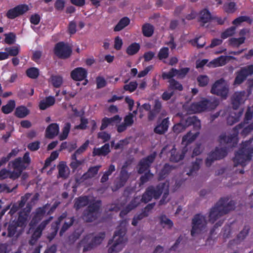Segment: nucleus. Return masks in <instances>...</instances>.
Listing matches in <instances>:
<instances>
[{"mask_svg":"<svg viewBox=\"0 0 253 253\" xmlns=\"http://www.w3.org/2000/svg\"><path fill=\"white\" fill-rule=\"evenodd\" d=\"M253 117V109L249 107L245 115L243 122H241L233 128L234 132L230 135L227 136L225 133L219 136L218 141L220 144H228L230 147H235L238 142V133L239 130L242 129L245 124H248Z\"/></svg>","mask_w":253,"mask_h":253,"instance_id":"obj_1","label":"nucleus"},{"mask_svg":"<svg viewBox=\"0 0 253 253\" xmlns=\"http://www.w3.org/2000/svg\"><path fill=\"white\" fill-rule=\"evenodd\" d=\"M229 200V198L227 197H222L211 209L209 215L211 222L214 223L218 218L234 209L235 202L233 200Z\"/></svg>","mask_w":253,"mask_h":253,"instance_id":"obj_2","label":"nucleus"},{"mask_svg":"<svg viewBox=\"0 0 253 253\" xmlns=\"http://www.w3.org/2000/svg\"><path fill=\"white\" fill-rule=\"evenodd\" d=\"M126 221H122L115 232L113 238L109 240L108 245L111 246L108 248V253H118L123 249L126 242L125 237L126 232Z\"/></svg>","mask_w":253,"mask_h":253,"instance_id":"obj_3","label":"nucleus"},{"mask_svg":"<svg viewBox=\"0 0 253 253\" xmlns=\"http://www.w3.org/2000/svg\"><path fill=\"white\" fill-rule=\"evenodd\" d=\"M253 138L243 143L242 146L238 151L235 153V156L233 158L234 167L241 165L244 167L246 165L247 161H250L252 159L253 154V146H249L252 142Z\"/></svg>","mask_w":253,"mask_h":253,"instance_id":"obj_4","label":"nucleus"},{"mask_svg":"<svg viewBox=\"0 0 253 253\" xmlns=\"http://www.w3.org/2000/svg\"><path fill=\"white\" fill-rule=\"evenodd\" d=\"M166 186V183H160L156 187L150 185L145 190V191L142 194L141 198V202L146 204L151 201L152 198L158 199Z\"/></svg>","mask_w":253,"mask_h":253,"instance_id":"obj_5","label":"nucleus"},{"mask_svg":"<svg viewBox=\"0 0 253 253\" xmlns=\"http://www.w3.org/2000/svg\"><path fill=\"white\" fill-rule=\"evenodd\" d=\"M166 186V183H160L156 187L150 185L145 190V191L142 194L141 198V202L146 204L151 201L152 198L158 199Z\"/></svg>","mask_w":253,"mask_h":253,"instance_id":"obj_6","label":"nucleus"},{"mask_svg":"<svg viewBox=\"0 0 253 253\" xmlns=\"http://www.w3.org/2000/svg\"><path fill=\"white\" fill-rule=\"evenodd\" d=\"M105 236L104 232L99 233L98 235L93 237L92 234L86 235L79 243L80 246L83 247V252L90 251L97 245H100Z\"/></svg>","mask_w":253,"mask_h":253,"instance_id":"obj_7","label":"nucleus"},{"mask_svg":"<svg viewBox=\"0 0 253 253\" xmlns=\"http://www.w3.org/2000/svg\"><path fill=\"white\" fill-rule=\"evenodd\" d=\"M219 104V100L216 98L207 99L203 98L198 102L193 103L191 105V109L195 113L201 112L206 110L214 109Z\"/></svg>","mask_w":253,"mask_h":253,"instance_id":"obj_8","label":"nucleus"},{"mask_svg":"<svg viewBox=\"0 0 253 253\" xmlns=\"http://www.w3.org/2000/svg\"><path fill=\"white\" fill-rule=\"evenodd\" d=\"M101 205V201L97 200L90 203L84 211L83 218L86 222H91L97 219Z\"/></svg>","mask_w":253,"mask_h":253,"instance_id":"obj_9","label":"nucleus"},{"mask_svg":"<svg viewBox=\"0 0 253 253\" xmlns=\"http://www.w3.org/2000/svg\"><path fill=\"white\" fill-rule=\"evenodd\" d=\"M205 217L200 213L196 214L192 219L191 235L194 237L200 234L206 228Z\"/></svg>","mask_w":253,"mask_h":253,"instance_id":"obj_10","label":"nucleus"},{"mask_svg":"<svg viewBox=\"0 0 253 253\" xmlns=\"http://www.w3.org/2000/svg\"><path fill=\"white\" fill-rule=\"evenodd\" d=\"M211 92L220 96L222 98H227L229 92V88L225 83V80L220 79L217 80L212 85Z\"/></svg>","mask_w":253,"mask_h":253,"instance_id":"obj_11","label":"nucleus"},{"mask_svg":"<svg viewBox=\"0 0 253 253\" xmlns=\"http://www.w3.org/2000/svg\"><path fill=\"white\" fill-rule=\"evenodd\" d=\"M228 154L226 148H219L216 147L214 151L211 152L205 160L206 166L210 167L212 163L216 160H220L224 158Z\"/></svg>","mask_w":253,"mask_h":253,"instance_id":"obj_12","label":"nucleus"},{"mask_svg":"<svg viewBox=\"0 0 253 253\" xmlns=\"http://www.w3.org/2000/svg\"><path fill=\"white\" fill-rule=\"evenodd\" d=\"M252 75H253V64L241 67L239 70L236 72L234 84L239 85L242 84L249 76Z\"/></svg>","mask_w":253,"mask_h":253,"instance_id":"obj_13","label":"nucleus"},{"mask_svg":"<svg viewBox=\"0 0 253 253\" xmlns=\"http://www.w3.org/2000/svg\"><path fill=\"white\" fill-rule=\"evenodd\" d=\"M54 52L59 58L65 59L70 56L72 49L68 44L60 42L55 44Z\"/></svg>","mask_w":253,"mask_h":253,"instance_id":"obj_14","label":"nucleus"},{"mask_svg":"<svg viewBox=\"0 0 253 253\" xmlns=\"http://www.w3.org/2000/svg\"><path fill=\"white\" fill-rule=\"evenodd\" d=\"M29 10L28 6L26 4H21L9 9L6 12L5 16L9 19H14L26 13Z\"/></svg>","mask_w":253,"mask_h":253,"instance_id":"obj_15","label":"nucleus"},{"mask_svg":"<svg viewBox=\"0 0 253 253\" xmlns=\"http://www.w3.org/2000/svg\"><path fill=\"white\" fill-rule=\"evenodd\" d=\"M156 155V153L154 152L146 157L141 159L138 163L139 169L138 170V173L139 174H142L145 171L150 170L149 168L151 164L154 161Z\"/></svg>","mask_w":253,"mask_h":253,"instance_id":"obj_16","label":"nucleus"},{"mask_svg":"<svg viewBox=\"0 0 253 253\" xmlns=\"http://www.w3.org/2000/svg\"><path fill=\"white\" fill-rule=\"evenodd\" d=\"M7 168L14 169L13 171H14L17 174L16 176L18 178L21 176L22 171L26 169V167L23 164L21 157L17 158L14 160L9 162L8 164Z\"/></svg>","mask_w":253,"mask_h":253,"instance_id":"obj_17","label":"nucleus"},{"mask_svg":"<svg viewBox=\"0 0 253 253\" xmlns=\"http://www.w3.org/2000/svg\"><path fill=\"white\" fill-rule=\"evenodd\" d=\"M187 149L184 147L181 150L177 151L174 146L170 151V156L169 160L172 162H178L184 159Z\"/></svg>","mask_w":253,"mask_h":253,"instance_id":"obj_18","label":"nucleus"},{"mask_svg":"<svg viewBox=\"0 0 253 253\" xmlns=\"http://www.w3.org/2000/svg\"><path fill=\"white\" fill-rule=\"evenodd\" d=\"M87 75V70L83 67H77L71 72V77L76 81H81L84 80Z\"/></svg>","mask_w":253,"mask_h":253,"instance_id":"obj_19","label":"nucleus"},{"mask_svg":"<svg viewBox=\"0 0 253 253\" xmlns=\"http://www.w3.org/2000/svg\"><path fill=\"white\" fill-rule=\"evenodd\" d=\"M49 205L46 204L42 208L38 209L35 212V214L33 216L30 225L33 226L36 225L39 223L43 217L46 211V209Z\"/></svg>","mask_w":253,"mask_h":253,"instance_id":"obj_20","label":"nucleus"},{"mask_svg":"<svg viewBox=\"0 0 253 253\" xmlns=\"http://www.w3.org/2000/svg\"><path fill=\"white\" fill-rule=\"evenodd\" d=\"M66 217V213H62L57 220L52 223L51 229L52 231L47 235V239L49 241H52L56 236L59 228V225L63 219Z\"/></svg>","mask_w":253,"mask_h":253,"instance_id":"obj_21","label":"nucleus"},{"mask_svg":"<svg viewBox=\"0 0 253 253\" xmlns=\"http://www.w3.org/2000/svg\"><path fill=\"white\" fill-rule=\"evenodd\" d=\"M212 16L209 10L206 8L200 10L199 13L198 21L201 26H204L205 24L212 20Z\"/></svg>","mask_w":253,"mask_h":253,"instance_id":"obj_22","label":"nucleus"},{"mask_svg":"<svg viewBox=\"0 0 253 253\" xmlns=\"http://www.w3.org/2000/svg\"><path fill=\"white\" fill-rule=\"evenodd\" d=\"M59 131V126L57 123L50 124L45 129V136L48 139H53L58 135Z\"/></svg>","mask_w":253,"mask_h":253,"instance_id":"obj_23","label":"nucleus"},{"mask_svg":"<svg viewBox=\"0 0 253 253\" xmlns=\"http://www.w3.org/2000/svg\"><path fill=\"white\" fill-rule=\"evenodd\" d=\"M169 124V118L164 119L160 123H157L154 129V132L160 135L165 134L168 131Z\"/></svg>","mask_w":253,"mask_h":253,"instance_id":"obj_24","label":"nucleus"},{"mask_svg":"<svg viewBox=\"0 0 253 253\" xmlns=\"http://www.w3.org/2000/svg\"><path fill=\"white\" fill-rule=\"evenodd\" d=\"M245 92L244 91L236 92L232 96L231 101L233 108L237 110L244 101Z\"/></svg>","mask_w":253,"mask_h":253,"instance_id":"obj_25","label":"nucleus"},{"mask_svg":"<svg viewBox=\"0 0 253 253\" xmlns=\"http://www.w3.org/2000/svg\"><path fill=\"white\" fill-rule=\"evenodd\" d=\"M25 210V209H24L23 211L19 212L17 221H15L17 225L22 228L25 227L27 224L28 217L31 211V208H29L26 211Z\"/></svg>","mask_w":253,"mask_h":253,"instance_id":"obj_26","label":"nucleus"},{"mask_svg":"<svg viewBox=\"0 0 253 253\" xmlns=\"http://www.w3.org/2000/svg\"><path fill=\"white\" fill-rule=\"evenodd\" d=\"M63 213H66V217L63 219H65V220L59 232L60 236H62L63 234L73 225L75 221L74 216H67V213L66 211Z\"/></svg>","mask_w":253,"mask_h":253,"instance_id":"obj_27","label":"nucleus"},{"mask_svg":"<svg viewBox=\"0 0 253 253\" xmlns=\"http://www.w3.org/2000/svg\"><path fill=\"white\" fill-rule=\"evenodd\" d=\"M243 111L244 110L242 109L237 112H232L227 118V124L230 126H232L239 122L243 114Z\"/></svg>","mask_w":253,"mask_h":253,"instance_id":"obj_28","label":"nucleus"},{"mask_svg":"<svg viewBox=\"0 0 253 253\" xmlns=\"http://www.w3.org/2000/svg\"><path fill=\"white\" fill-rule=\"evenodd\" d=\"M110 152V146L108 143H106L100 148H94L92 151V156H104L108 155Z\"/></svg>","mask_w":253,"mask_h":253,"instance_id":"obj_29","label":"nucleus"},{"mask_svg":"<svg viewBox=\"0 0 253 253\" xmlns=\"http://www.w3.org/2000/svg\"><path fill=\"white\" fill-rule=\"evenodd\" d=\"M55 99L52 96L46 97L45 99L40 102L39 108L41 110H44L47 108L55 104Z\"/></svg>","mask_w":253,"mask_h":253,"instance_id":"obj_30","label":"nucleus"},{"mask_svg":"<svg viewBox=\"0 0 253 253\" xmlns=\"http://www.w3.org/2000/svg\"><path fill=\"white\" fill-rule=\"evenodd\" d=\"M250 230V227L249 225H245L240 233L237 235L236 238L233 240L236 244H238L246 238Z\"/></svg>","mask_w":253,"mask_h":253,"instance_id":"obj_31","label":"nucleus"},{"mask_svg":"<svg viewBox=\"0 0 253 253\" xmlns=\"http://www.w3.org/2000/svg\"><path fill=\"white\" fill-rule=\"evenodd\" d=\"M17 174L14 171H11L9 169H2L0 170V179L3 180L7 178L14 180L18 179L16 176Z\"/></svg>","mask_w":253,"mask_h":253,"instance_id":"obj_32","label":"nucleus"},{"mask_svg":"<svg viewBox=\"0 0 253 253\" xmlns=\"http://www.w3.org/2000/svg\"><path fill=\"white\" fill-rule=\"evenodd\" d=\"M89 199L86 196H81L75 200L74 208L76 210L87 206L88 204Z\"/></svg>","mask_w":253,"mask_h":253,"instance_id":"obj_33","label":"nucleus"},{"mask_svg":"<svg viewBox=\"0 0 253 253\" xmlns=\"http://www.w3.org/2000/svg\"><path fill=\"white\" fill-rule=\"evenodd\" d=\"M30 113V110L25 106L21 105L15 108L14 115L18 118H24Z\"/></svg>","mask_w":253,"mask_h":253,"instance_id":"obj_34","label":"nucleus"},{"mask_svg":"<svg viewBox=\"0 0 253 253\" xmlns=\"http://www.w3.org/2000/svg\"><path fill=\"white\" fill-rule=\"evenodd\" d=\"M16 107V102L14 100H8L6 105H3L1 108V112L4 114H8L13 112Z\"/></svg>","mask_w":253,"mask_h":253,"instance_id":"obj_35","label":"nucleus"},{"mask_svg":"<svg viewBox=\"0 0 253 253\" xmlns=\"http://www.w3.org/2000/svg\"><path fill=\"white\" fill-rule=\"evenodd\" d=\"M130 23V19L127 17H124L120 19L114 28V31L118 32L121 31Z\"/></svg>","mask_w":253,"mask_h":253,"instance_id":"obj_36","label":"nucleus"},{"mask_svg":"<svg viewBox=\"0 0 253 253\" xmlns=\"http://www.w3.org/2000/svg\"><path fill=\"white\" fill-rule=\"evenodd\" d=\"M154 26L150 23H145L142 27V34L144 37H151L154 33Z\"/></svg>","mask_w":253,"mask_h":253,"instance_id":"obj_37","label":"nucleus"},{"mask_svg":"<svg viewBox=\"0 0 253 253\" xmlns=\"http://www.w3.org/2000/svg\"><path fill=\"white\" fill-rule=\"evenodd\" d=\"M101 167L100 165L90 167L87 172L84 174V176L85 178H91L94 177L97 174Z\"/></svg>","mask_w":253,"mask_h":253,"instance_id":"obj_38","label":"nucleus"},{"mask_svg":"<svg viewBox=\"0 0 253 253\" xmlns=\"http://www.w3.org/2000/svg\"><path fill=\"white\" fill-rule=\"evenodd\" d=\"M140 49V45L138 43L133 42L126 49V53L130 56L136 54Z\"/></svg>","mask_w":253,"mask_h":253,"instance_id":"obj_39","label":"nucleus"},{"mask_svg":"<svg viewBox=\"0 0 253 253\" xmlns=\"http://www.w3.org/2000/svg\"><path fill=\"white\" fill-rule=\"evenodd\" d=\"M129 177L127 170H121L117 185L120 187L124 186Z\"/></svg>","mask_w":253,"mask_h":253,"instance_id":"obj_40","label":"nucleus"},{"mask_svg":"<svg viewBox=\"0 0 253 253\" xmlns=\"http://www.w3.org/2000/svg\"><path fill=\"white\" fill-rule=\"evenodd\" d=\"M224 11L227 13H233L237 9L236 4L235 2H225L223 6Z\"/></svg>","mask_w":253,"mask_h":253,"instance_id":"obj_41","label":"nucleus"},{"mask_svg":"<svg viewBox=\"0 0 253 253\" xmlns=\"http://www.w3.org/2000/svg\"><path fill=\"white\" fill-rule=\"evenodd\" d=\"M246 38L241 37L238 38H231L229 39V44L233 47H238L240 45L245 42Z\"/></svg>","mask_w":253,"mask_h":253,"instance_id":"obj_42","label":"nucleus"},{"mask_svg":"<svg viewBox=\"0 0 253 253\" xmlns=\"http://www.w3.org/2000/svg\"><path fill=\"white\" fill-rule=\"evenodd\" d=\"M198 132L193 134L191 132H189L183 137L182 142H185L186 145L189 144L194 141L198 137Z\"/></svg>","mask_w":253,"mask_h":253,"instance_id":"obj_43","label":"nucleus"},{"mask_svg":"<svg viewBox=\"0 0 253 253\" xmlns=\"http://www.w3.org/2000/svg\"><path fill=\"white\" fill-rule=\"evenodd\" d=\"M243 22H247L250 24H251L253 20L249 16H240L232 21V24L234 25L238 26L240 25Z\"/></svg>","mask_w":253,"mask_h":253,"instance_id":"obj_44","label":"nucleus"},{"mask_svg":"<svg viewBox=\"0 0 253 253\" xmlns=\"http://www.w3.org/2000/svg\"><path fill=\"white\" fill-rule=\"evenodd\" d=\"M50 80L52 85L56 88L60 87L63 83V78L59 75H52Z\"/></svg>","mask_w":253,"mask_h":253,"instance_id":"obj_45","label":"nucleus"},{"mask_svg":"<svg viewBox=\"0 0 253 253\" xmlns=\"http://www.w3.org/2000/svg\"><path fill=\"white\" fill-rule=\"evenodd\" d=\"M202 159L196 158V161L192 163V166L190 168L189 171L187 173L188 175H192L194 172L198 171L200 167V164L202 163Z\"/></svg>","mask_w":253,"mask_h":253,"instance_id":"obj_46","label":"nucleus"},{"mask_svg":"<svg viewBox=\"0 0 253 253\" xmlns=\"http://www.w3.org/2000/svg\"><path fill=\"white\" fill-rule=\"evenodd\" d=\"M169 89L177 90L182 91L183 89L182 85L174 79H171L169 81Z\"/></svg>","mask_w":253,"mask_h":253,"instance_id":"obj_47","label":"nucleus"},{"mask_svg":"<svg viewBox=\"0 0 253 253\" xmlns=\"http://www.w3.org/2000/svg\"><path fill=\"white\" fill-rule=\"evenodd\" d=\"M26 74L29 78L36 79L39 76V70L36 67H31L26 70Z\"/></svg>","mask_w":253,"mask_h":253,"instance_id":"obj_48","label":"nucleus"},{"mask_svg":"<svg viewBox=\"0 0 253 253\" xmlns=\"http://www.w3.org/2000/svg\"><path fill=\"white\" fill-rule=\"evenodd\" d=\"M71 128V124L70 123L65 124L63 128L62 132L59 136L60 140H64L66 139L69 134Z\"/></svg>","mask_w":253,"mask_h":253,"instance_id":"obj_49","label":"nucleus"},{"mask_svg":"<svg viewBox=\"0 0 253 253\" xmlns=\"http://www.w3.org/2000/svg\"><path fill=\"white\" fill-rule=\"evenodd\" d=\"M236 29L235 26H231L227 28L221 34V38L222 39H225L233 36L235 33Z\"/></svg>","mask_w":253,"mask_h":253,"instance_id":"obj_50","label":"nucleus"},{"mask_svg":"<svg viewBox=\"0 0 253 253\" xmlns=\"http://www.w3.org/2000/svg\"><path fill=\"white\" fill-rule=\"evenodd\" d=\"M142 203L140 196L134 197L126 206L129 210H132L138 207Z\"/></svg>","mask_w":253,"mask_h":253,"instance_id":"obj_51","label":"nucleus"},{"mask_svg":"<svg viewBox=\"0 0 253 253\" xmlns=\"http://www.w3.org/2000/svg\"><path fill=\"white\" fill-rule=\"evenodd\" d=\"M154 174L149 170L140 177L139 185H144L153 177Z\"/></svg>","mask_w":253,"mask_h":253,"instance_id":"obj_52","label":"nucleus"},{"mask_svg":"<svg viewBox=\"0 0 253 253\" xmlns=\"http://www.w3.org/2000/svg\"><path fill=\"white\" fill-rule=\"evenodd\" d=\"M42 234V231H39L36 228L29 240V244L31 245H34L35 244L38 239L41 237Z\"/></svg>","mask_w":253,"mask_h":253,"instance_id":"obj_53","label":"nucleus"},{"mask_svg":"<svg viewBox=\"0 0 253 253\" xmlns=\"http://www.w3.org/2000/svg\"><path fill=\"white\" fill-rule=\"evenodd\" d=\"M160 219V224L164 227L167 226L168 228L170 229L173 226V224L172 221L170 219L168 218L166 215H162Z\"/></svg>","mask_w":253,"mask_h":253,"instance_id":"obj_54","label":"nucleus"},{"mask_svg":"<svg viewBox=\"0 0 253 253\" xmlns=\"http://www.w3.org/2000/svg\"><path fill=\"white\" fill-rule=\"evenodd\" d=\"M4 42L6 44L11 45L14 44L16 41V35L13 33L10 32L4 34Z\"/></svg>","mask_w":253,"mask_h":253,"instance_id":"obj_55","label":"nucleus"},{"mask_svg":"<svg viewBox=\"0 0 253 253\" xmlns=\"http://www.w3.org/2000/svg\"><path fill=\"white\" fill-rule=\"evenodd\" d=\"M169 55V49L168 47H163L160 49L158 54V57L159 60L167 59Z\"/></svg>","mask_w":253,"mask_h":253,"instance_id":"obj_56","label":"nucleus"},{"mask_svg":"<svg viewBox=\"0 0 253 253\" xmlns=\"http://www.w3.org/2000/svg\"><path fill=\"white\" fill-rule=\"evenodd\" d=\"M211 63L214 64L215 67L224 65L226 63V57L224 56H220V57L213 59L211 62Z\"/></svg>","mask_w":253,"mask_h":253,"instance_id":"obj_57","label":"nucleus"},{"mask_svg":"<svg viewBox=\"0 0 253 253\" xmlns=\"http://www.w3.org/2000/svg\"><path fill=\"white\" fill-rule=\"evenodd\" d=\"M18 227L19 226L17 225L16 223L15 222V221H13L10 223L9 224L7 228L8 236L9 237H13L16 233Z\"/></svg>","mask_w":253,"mask_h":253,"instance_id":"obj_58","label":"nucleus"},{"mask_svg":"<svg viewBox=\"0 0 253 253\" xmlns=\"http://www.w3.org/2000/svg\"><path fill=\"white\" fill-rule=\"evenodd\" d=\"M5 51L7 52L8 56H16L20 51V47L18 46H13L9 47H6Z\"/></svg>","mask_w":253,"mask_h":253,"instance_id":"obj_59","label":"nucleus"},{"mask_svg":"<svg viewBox=\"0 0 253 253\" xmlns=\"http://www.w3.org/2000/svg\"><path fill=\"white\" fill-rule=\"evenodd\" d=\"M198 84L200 86H206L209 82V78L207 75H200L197 78Z\"/></svg>","mask_w":253,"mask_h":253,"instance_id":"obj_60","label":"nucleus"},{"mask_svg":"<svg viewBox=\"0 0 253 253\" xmlns=\"http://www.w3.org/2000/svg\"><path fill=\"white\" fill-rule=\"evenodd\" d=\"M185 129V126L181 121L179 123L175 124L172 127L173 131L177 134L183 132Z\"/></svg>","mask_w":253,"mask_h":253,"instance_id":"obj_61","label":"nucleus"},{"mask_svg":"<svg viewBox=\"0 0 253 253\" xmlns=\"http://www.w3.org/2000/svg\"><path fill=\"white\" fill-rule=\"evenodd\" d=\"M58 169V177L66 178L68 175L66 173V165L64 164L60 163L57 166Z\"/></svg>","mask_w":253,"mask_h":253,"instance_id":"obj_62","label":"nucleus"},{"mask_svg":"<svg viewBox=\"0 0 253 253\" xmlns=\"http://www.w3.org/2000/svg\"><path fill=\"white\" fill-rule=\"evenodd\" d=\"M137 85L138 84L136 81L130 82L128 84H125L123 88L125 91L132 92L137 88Z\"/></svg>","mask_w":253,"mask_h":253,"instance_id":"obj_63","label":"nucleus"},{"mask_svg":"<svg viewBox=\"0 0 253 253\" xmlns=\"http://www.w3.org/2000/svg\"><path fill=\"white\" fill-rule=\"evenodd\" d=\"M124 123L128 126H131L134 123L133 115L132 113H129L124 119Z\"/></svg>","mask_w":253,"mask_h":253,"instance_id":"obj_64","label":"nucleus"}]
</instances>
